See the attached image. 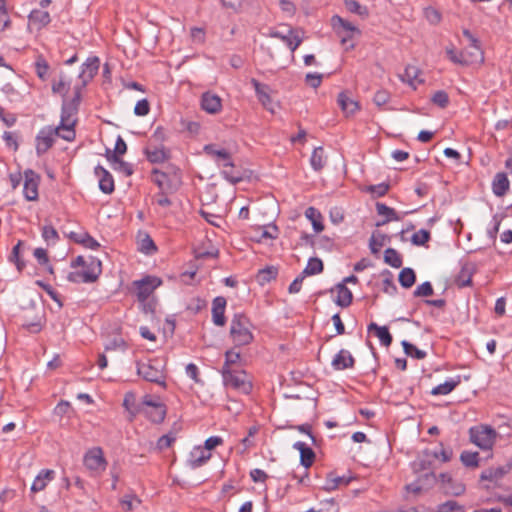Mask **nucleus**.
<instances>
[{
    "instance_id": "obj_24",
    "label": "nucleus",
    "mask_w": 512,
    "mask_h": 512,
    "mask_svg": "<svg viewBox=\"0 0 512 512\" xmlns=\"http://www.w3.org/2000/svg\"><path fill=\"white\" fill-rule=\"evenodd\" d=\"M337 103L346 115H353L360 109L358 102L351 99L347 91H342L338 94Z\"/></svg>"
},
{
    "instance_id": "obj_62",
    "label": "nucleus",
    "mask_w": 512,
    "mask_h": 512,
    "mask_svg": "<svg viewBox=\"0 0 512 512\" xmlns=\"http://www.w3.org/2000/svg\"><path fill=\"white\" fill-rule=\"evenodd\" d=\"M431 238V234L426 229H420L411 237V242L416 246H424Z\"/></svg>"
},
{
    "instance_id": "obj_53",
    "label": "nucleus",
    "mask_w": 512,
    "mask_h": 512,
    "mask_svg": "<svg viewBox=\"0 0 512 512\" xmlns=\"http://www.w3.org/2000/svg\"><path fill=\"white\" fill-rule=\"evenodd\" d=\"M196 453H199V455L196 456L195 453L193 452L191 453V459L189 460L190 467L193 469L202 466L211 457V454L209 452H206L204 449L201 448H197Z\"/></svg>"
},
{
    "instance_id": "obj_8",
    "label": "nucleus",
    "mask_w": 512,
    "mask_h": 512,
    "mask_svg": "<svg viewBox=\"0 0 512 512\" xmlns=\"http://www.w3.org/2000/svg\"><path fill=\"white\" fill-rule=\"evenodd\" d=\"M162 281L156 276H145L140 280L133 281V287L139 302L146 301L154 290L161 285Z\"/></svg>"
},
{
    "instance_id": "obj_58",
    "label": "nucleus",
    "mask_w": 512,
    "mask_h": 512,
    "mask_svg": "<svg viewBox=\"0 0 512 512\" xmlns=\"http://www.w3.org/2000/svg\"><path fill=\"white\" fill-rule=\"evenodd\" d=\"M34 65L37 76L43 81L46 80L50 66L47 60L43 57V55L37 56Z\"/></svg>"
},
{
    "instance_id": "obj_5",
    "label": "nucleus",
    "mask_w": 512,
    "mask_h": 512,
    "mask_svg": "<svg viewBox=\"0 0 512 512\" xmlns=\"http://www.w3.org/2000/svg\"><path fill=\"white\" fill-rule=\"evenodd\" d=\"M137 374L144 380L156 383L162 387L166 386V376L164 374L161 361L158 359H151L147 363L140 361L136 362Z\"/></svg>"
},
{
    "instance_id": "obj_54",
    "label": "nucleus",
    "mask_w": 512,
    "mask_h": 512,
    "mask_svg": "<svg viewBox=\"0 0 512 512\" xmlns=\"http://www.w3.org/2000/svg\"><path fill=\"white\" fill-rule=\"evenodd\" d=\"M446 53L448 58L455 64L468 65L475 61L474 57H472V59H468L464 52H457L453 47L446 48Z\"/></svg>"
},
{
    "instance_id": "obj_1",
    "label": "nucleus",
    "mask_w": 512,
    "mask_h": 512,
    "mask_svg": "<svg viewBox=\"0 0 512 512\" xmlns=\"http://www.w3.org/2000/svg\"><path fill=\"white\" fill-rule=\"evenodd\" d=\"M85 87L77 84L73 88V96L69 99L66 96L62 97L61 105V118L59 128H63L65 133L62 138L67 141H72L75 138V125L77 119L73 117L77 115L82 101V90Z\"/></svg>"
},
{
    "instance_id": "obj_32",
    "label": "nucleus",
    "mask_w": 512,
    "mask_h": 512,
    "mask_svg": "<svg viewBox=\"0 0 512 512\" xmlns=\"http://www.w3.org/2000/svg\"><path fill=\"white\" fill-rule=\"evenodd\" d=\"M71 239H73L76 243L82 244L85 248H89L92 250H97L100 247V244L97 240H95L89 233H74L70 234Z\"/></svg>"
},
{
    "instance_id": "obj_42",
    "label": "nucleus",
    "mask_w": 512,
    "mask_h": 512,
    "mask_svg": "<svg viewBox=\"0 0 512 512\" xmlns=\"http://www.w3.org/2000/svg\"><path fill=\"white\" fill-rule=\"evenodd\" d=\"M324 265L321 259L312 257L308 260L306 267L303 269V276H312L323 271Z\"/></svg>"
},
{
    "instance_id": "obj_38",
    "label": "nucleus",
    "mask_w": 512,
    "mask_h": 512,
    "mask_svg": "<svg viewBox=\"0 0 512 512\" xmlns=\"http://www.w3.org/2000/svg\"><path fill=\"white\" fill-rule=\"evenodd\" d=\"M29 21L33 24H38V28H43L51 21L50 14L47 11L32 10L29 14Z\"/></svg>"
},
{
    "instance_id": "obj_7",
    "label": "nucleus",
    "mask_w": 512,
    "mask_h": 512,
    "mask_svg": "<svg viewBox=\"0 0 512 512\" xmlns=\"http://www.w3.org/2000/svg\"><path fill=\"white\" fill-rule=\"evenodd\" d=\"M496 431L490 426L471 427L469 430L470 441L482 450H489L494 445Z\"/></svg>"
},
{
    "instance_id": "obj_48",
    "label": "nucleus",
    "mask_w": 512,
    "mask_h": 512,
    "mask_svg": "<svg viewBox=\"0 0 512 512\" xmlns=\"http://www.w3.org/2000/svg\"><path fill=\"white\" fill-rule=\"evenodd\" d=\"M23 244L24 242L19 240L17 244L12 248V251L9 255V261L16 265V268L19 272H22L26 266L24 260L20 257V248Z\"/></svg>"
},
{
    "instance_id": "obj_16",
    "label": "nucleus",
    "mask_w": 512,
    "mask_h": 512,
    "mask_svg": "<svg viewBox=\"0 0 512 512\" xmlns=\"http://www.w3.org/2000/svg\"><path fill=\"white\" fill-rule=\"evenodd\" d=\"M144 154L147 160L152 164L164 163L170 158V150L166 149L164 145H153L150 143L144 148Z\"/></svg>"
},
{
    "instance_id": "obj_35",
    "label": "nucleus",
    "mask_w": 512,
    "mask_h": 512,
    "mask_svg": "<svg viewBox=\"0 0 512 512\" xmlns=\"http://www.w3.org/2000/svg\"><path fill=\"white\" fill-rule=\"evenodd\" d=\"M127 152V144L121 136L116 139L114 150L106 149L105 157L107 160H117Z\"/></svg>"
},
{
    "instance_id": "obj_64",
    "label": "nucleus",
    "mask_w": 512,
    "mask_h": 512,
    "mask_svg": "<svg viewBox=\"0 0 512 512\" xmlns=\"http://www.w3.org/2000/svg\"><path fill=\"white\" fill-rule=\"evenodd\" d=\"M437 512H465L464 507L456 501L450 500L441 504Z\"/></svg>"
},
{
    "instance_id": "obj_28",
    "label": "nucleus",
    "mask_w": 512,
    "mask_h": 512,
    "mask_svg": "<svg viewBox=\"0 0 512 512\" xmlns=\"http://www.w3.org/2000/svg\"><path fill=\"white\" fill-rule=\"evenodd\" d=\"M336 289L338 294L335 303L342 308L350 306L353 301L351 290L344 283H338Z\"/></svg>"
},
{
    "instance_id": "obj_31",
    "label": "nucleus",
    "mask_w": 512,
    "mask_h": 512,
    "mask_svg": "<svg viewBox=\"0 0 512 512\" xmlns=\"http://www.w3.org/2000/svg\"><path fill=\"white\" fill-rule=\"evenodd\" d=\"M68 281L72 283H93L97 280L96 272L74 271L67 276Z\"/></svg>"
},
{
    "instance_id": "obj_52",
    "label": "nucleus",
    "mask_w": 512,
    "mask_h": 512,
    "mask_svg": "<svg viewBox=\"0 0 512 512\" xmlns=\"http://www.w3.org/2000/svg\"><path fill=\"white\" fill-rule=\"evenodd\" d=\"M123 406L131 414L132 417L140 412V409L136 403V394L132 391H129L125 394L123 399Z\"/></svg>"
},
{
    "instance_id": "obj_51",
    "label": "nucleus",
    "mask_w": 512,
    "mask_h": 512,
    "mask_svg": "<svg viewBox=\"0 0 512 512\" xmlns=\"http://www.w3.org/2000/svg\"><path fill=\"white\" fill-rule=\"evenodd\" d=\"M278 275V270L274 266H269L264 269L259 270L257 274V280L261 285L269 283L270 281L276 279Z\"/></svg>"
},
{
    "instance_id": "obj_19",
    "label": "nucleus",
    "mask_w": 512,
    "mask_h": 512,
    "mask_svg": "<svg viewBox=\"0 0 512 512\" xmlns=\"http://www.w3.org/2000/svg\"><path fill=\"white\" fill-rule=\"evenodd\" d=\"M355 365V358L350 351L341 349L333 358L331 366L336 371L353 368Z\"/></svg>"
},
{
    "instance_id": "obj_20",
    "label": "nucleus",
    "mask_w": 512,
    "mask_h": 512,
    "mask_svg": "<svg viewBox=\"0 0 512 512\" xmlns=\"http://www.w3.org/2000/svg\"><path fill=\"white\" fill-rule=\"evenodd\" d=\"M226 299L218 296L212 302V320L216 326H224L226 323L225 317Z\"/></svg>"
},
{
    "instance_id": "obj_12",
    "label": "nucleus",
    "mask_w": 512,
    "mask_h": 512,
    "mask_svg": "<svg viewBox=\"0 0 512 512\" xmlns=\"http://www.w3.org/2000/svg\"><path fill=\"white\" fill-rule=\"evenodd\" d=\"M438 459L437 451L432 449H424L416 460L412 463V468L415 473H422L427 471H434V462Z\"/></svg>"
},
{
    "instance_id": "obj_3",
    "label": "nucleus",
    "mask_w": 512,
    "mask_h": 512,
    "mask_svg": "<svg viewBox=\"0 0 512 512\" xmlns=\"http://www.w3.org/2000/svg\"><path fill=\"white\" fill-rule=\"evenodd\" d=\"M252 326L246 315L239 313L233 316L229 333L235 347L246 346L253 341Z\"/></svg>"
},
{
    "instance_id": "obj_2",
    "label": "nucleus",
    "mask_w": 512,
    "mask_h": 512,
    "mask_svg": "<svg viewBox=\"0 0 512 512\" xmlns=\"http://www.w3.org/2000/svg\"><path fill=\"white\" fill-rule=\"evenodd\" d=\"M151 180L157 185L163 195L175 193L181 186V171L178 167L168 164L165 170L153 168L151 171Z\"/></svg>"
},
{
    "instance_id": "obj_23",
    "label": "nucleus",
    "mask_w": 512,
    "mask_h": 512,
    "mask_svg": "<svg viewBox=\"0 0 512 512\" xmlns=\"http://www.w3.org/2000/svg\"><path fill=\"white\" fill-rule=\"evenodd\" d=\"M269 36L283 41L292 52H294L302 43V39L298 35H294V31L292 29H289L288 35H285L280 31H271Z\"/></svg>"
},
{
    "instance_id": "obj_36",
    "label": "nucleus",
    "mask_w": 512,
    "mask_h": 512,
    "mask_svg": "<svg viewBox=\"0 0 512 512\" xmlns=\"http://www.w3.org/2000/svg\"><path fill=\"white\" fill-rule=\"evenodd\" d=\"M310 164L315 171H321L326 165V156L323 147H316L311 155Z\"/></svg>"
},
{
    "instance_id": "obj_61",
    "label": "nucleus",
    "mask_w": 512,
    "mask_h": 512,
    "mask_svg": "<svg viewBox=\"0 0 512 512\" xmlns=\"http://www.w3.org/2000/svg\"><path fill=\"white\" fill-rule=\"evenodd\" d=\"M42 238L47 244H55L59 240V234L52 225H44L42 227Z\"/></svg>"
},
{
    "instance_id": "obj_56",
    "label": "nucleus",
    "mask_w": 512,
    "mask_h": 512,
    "mask_svg": "<svg viewBox=\"0 0 512 512\" xmlns=\"http://www.w3.org/2000/svg\"><path fill=\"white\" fill-rule=\"evenodd\" d=\"M460 460L464 466L476 468L479 466V453L465 450L461 453Z\"/></svg>"
},
{
    "instance_id": "obj_39",
    "label": "nucleus",
    "mask_w": 512,
    "mask_h": 512,
    "mask_svg": "<svg viewBox=\"0 0 512 512\" xmlns=\"http://www.w3.org/2000/svg\"><path fill=\"white\" fill-rule=\"evenodd\" d=\"M221 175L224 179H226L227 181H229L232 184L239 183L244 178L243 172L241 171V169L237 168L234 163H233V168L232 167L223 168V170L221 171Z\"/></svg>"
},
{
    "instance_id": "obj_34",
    "label": "nucleus",
    "mask_w": 512,
    "mask_h": 512,
    "mask_svg": "<svg viewBox=\"0 0 512 512\" xmlns=\"http://www.w3.org/2000/svg\"><path fill=\"white\" fill-rule=\"evenodd\" d=\"M460 382L461 381L459 376H457L456 379L451 378L449 380H446L444 383L435 386L431 390V394L435 396L447 395L451 393L460 384Z\"/></svg>"
},
{
    "instance_id": "obj_44",
    "label": "nucleus",
    "mask_w": 512,
    "mask_h": 512,
    "mask_svg": "<svg viewBox=\"0 0 512 512\" xmlns=\"http://www.w3.org/2000/svg\"><path fill=\"white\" fill-rule=\"evenodd\" d=\"M463 35L470 41L471 47L475 50V52L471 53V57H474V60H479L482 62L484 60V56L480 47L479 40L474 37V35L468 29L463 30Z\"/></svg>"
},
{
    "instance_id": "obj_40",
    "label": "nucleus",
    "mask_w": 512,
    "mask_h": 512,
    "mask_svg": "<svg viewBox=\"0 0 512 512\" xmlns=\"http://www.w3.org/2000/svg\"><path fill=\"white\" fill-rule=\"evenodd\" d=\"M350 479H346L344 476H335L333 473H329L323 489L325 491H333L337 489L340 485H348Z\"/></svg>"
},
{
    "instance_id": "obj_46",
    "label": "nucleus",
    "mask_w": 512,
    "mask_h": 512,
    "mask_svg": "<svg viewBox=\"0 0 512 512\" xmlns=\"http://www.w3.org/2000/svg\"><path fill=\"white\" fill-rule=\"evenodd\" d=\"M305 216L311 220L315 232H321L324 229V225L321 221V214L316 208H307L305 211Z\"/></svg>"
},
{
    "instance_id": "obj_27",
    "label": "nucleus",
    "mask_w": 512,
    "mask_h": 512,
    "mask_svg": "<svg viewBox=\"0 0 512 512\" xmlns=\"http://www.w3.org/2000/svg\"><path fill=\"white\" fill-rule=\"evenodd\" d=\"M509 180L507 175L503 172L497 173L492 182V191L498 196H504L509 190Z\"/></svg>"
},
{
    "instance_id": "obj_9",
    "label": "nucleus",
    "mask_w": 512,
    "mask_h": 512,
    "mask_svg": "<svg viewBox=\"0 0 512 512\" xmlns=\"http://www.w3.org/2000/svg\"><path fill=\"white\" fill-rule=\"evenodd\" d=\"M63 128H59V125L56 128L45 127L39 131L36 136V153L38 156L46 153L54 144V136H60L62 138L63 134H60V131Z\"/></svg>"
},
{
    "instance_id": "obj_13",
    "label": "nucleus",
    "mask_w": 512,
    "mask_h": 512,
    "mask_svg": "<svg viewBox=\"0 0 512 512\" xmlns=\"http://www.w3.org/2000/svg\"><path fill=\"white\" fill-rule=\"evenodd\" d=\"M439 487L445 494L452 496H460L466 490L465 485L454 479L449 473L439 475Z\"/></svg>"
},
{
    "instance_id": "obj_33",
    "label": "nucleus",
    "mask_w": 512,
    "mask_h": 512,
    "mask_svg": "<svg viewBox=\"0 0 512 512\" xmlns=\"http://www.w3.org/2000/svg\"><path fill=\"white\" fill-rule=\"evenodd\" d=\"M509 472L506 465L499 466L497 468H488L482 471L480 475L481 481H497L501 479L505 474Z\"/></svg>"
},
{
    "instance_id": "obj_14",
    "label": "nucleus",
    "mask_w": 512,
    "mask_h": 512,
    "mask_svg": "<svg viewBox=\"0 0 512 512\" xmlns=\"http://www.w3.org/2000/svg\"><path fill=\"white\" fill-rule=\"evenodd\" d=\"M203 151L206 155L213 158L219 167L233 168L232 155L228 150L224 148L219 149L215 144H207L204 146Z\"/></svg>"
},
{
    "instance_id": "obj_59",
    "label": "nucleus",
    "mask_w": 512,
    "mask_h": 512,
    "mask_svg": "<svg viewBox=\"0 0 512 512\" xmlns=\"http://www.w3.org/2000/svg\"><path fill=\"white\" fill-rule=\"evenodd\" d=\"M382 275L385 276L383 279V292L389 295H395L397 293V286L393 281V274L389 270H384Z\"/></svg>"
},
{
    "instance_id": "obj_47",
    "label": "nucleus",
    "mask_w": 512,
    "mask_h": 512,
    "mask_svg": "<svg viewBox=\"0 0 512 512\" xmlns=\"http://www.w3.org/2000/svg\"><path fill=\"white\" fill-rule=\"evenodd\" d=\"M385 240H390V237L379 231L374 232L371 236L369 247L372 254H377L380 248L385 244Z\"/></svg>"
},
{
    "instance_id": "obj_41",
    "label": "nucleus",
    "mask_w": 512,
    "mask_h": 512,
    "mask_svg": "<svg viewBox=\"0 0 512 512\" xmlns=\"http://www.w3.org/2000/svg\"><path fill=\"white\" fill-rule=\"evenodd\" d=\"M455 283L459 288L470 286L472 283V270L468 265L462 266L461 270L455 277Z\"/></svg>"
},
{
    "instance_id": "obj_49",
    "label": "nucleus",
    "mask_w": 512,
    "mask_h": 512,
    "mask_svg": "<svg viewBox=\"0 0 512 512\" xmlns=\"http://www.w3.org/2000/svg\"><path fill=\"white\" fill-rule=\"evenodd\" d=\"M167 414V408L166 405H158L154 409L146 412V416L150 421L156 424H160L164 421Z\"/></svg>"
},
{
    "instance_id": "obj_60",
    "label": "nucleus",
    "mask_w": 512,
    "mask_h": 512,
    "mask_svg": "<svg viewBox=\"0 0 512 512\" xmlns=\"http://www.w3.org/2000/svg\"><path fill=\"white\" fill-rule=\"evenodd\" d=\"M346 9L354 14L360 16H368V9L365 6L360 5L356 0H343Z\"/></svg>"
},
{
    "instance_id": "obj_45",
    "label": "nucleus",
    "mask_w": 512,
    "mask_h": 512,
    "mask_svg": "<svg viewBox=\"0 0 512 512\" xmlns=\"http://www.w3.org/2000/svg\"><path fill=\"white\" fill-rule=\"evenodd\" d=\"M384 262L393 268H400L403 264L402 256L394 248H387L385 250Z\"/></svg>"
},
{
    "instance_id": "obj_22",
    "label": "nucleus",
    "mask_w": 512,
    "mask_h": 512,
    "mask_svg": "<svg viewBox=\"0 0 512 512\" xmlns=\"http://www.w3.org/2000/svg\"><path fill=\"white\" fill-rule=\"evenodd\" d=\"M293 448L300 452V464L306 469L310 468L315 461V452L301 441L295 442Z\"/></svg>"
},
{
    "instance_id": "obj_11",
    "label": "nucleus",
    "mask_w": 512,
    "mask_h": 512,
    "mask_svg": "<svg viewBox=\"0 0 512 512\" xmlns=\"http://www.w3.org/2000/svg\"><path fill=\"white\" fill-rule=\"evenodd\" d=\"M40 176L32 169L24 171L23 194L27 201H36L38 199V187Z\"/></svg>"
},
{
    "instance_id": "obj_4",
    "label": "nucleus",
    "mask_w": 512,
    "mask_h": 512,
    "mask_svg": "<svg viewBox=\"0 0 512 512\" xmlns=\"http://www.w3.org/2000/svg\"><path fill=\"white\" fill-rule=\"evenodd\" d=\"M331 25L340 38L341 44L345 46V49H354L355 43L353 42V38L355 35H361V31L351 22L343 19L339 15L332 16Z\"/></svg>"
},
{
    "instance_id": "obj_10",
    "label": "nucleus",
    "mask_w": 512,
    "mask_h": 512,
    "mask_svg": "<svg viewBox=\"0 0 512 512\" xmlns=\"http://www.w3.org/2000/svg\"><path fill=\"white\" fill-rule=\"evenodd\" d=\"M83 462L87 469L94 472H102L107 466L103 450L100 447L88 450L84 455Z\"/></svg>"
},
{
    "instance_id": "obj_55",
    "label": "nucleus",
    "mask_w": 512,
    "mask_h": 512,
    "mask_svg": "<svg viewBox=\"0 0 512 512\" xmlns=\"http://www.w3.org/2000/svg\"><path fill=\"white\" fill-rule=\"evenodd\" d=\"M401 345L403 347L404 353L407 356L413 357L418 360L424 359L427 356V353L425 351L418 349L415 345L408 342L407 340H403L401 342Z\"/></svg>"
},
{
    "instance_id": "obj_50",
    "label": "nucleus",
    "mask_w": 512,
    "mask_h": 512,
    "mask_svg": "<svg viewBox=\"0 0 512 512\" xmlns=\"http://www.w3.org/2000/svg\"><path fill=\"white\" fill-rule=\"evenodd\" d=\"M111 163L112 168L119 172L123 173L125 176L129 177L134 173L133 165L129 162H126L122 160L121 158H118L117 160H107Z\"/></svg>"
},
{
    "instance_id": "obj_6",
    "label": "nucleus",
    "mask_w": 512,
    "mask_h": 512,
    "mask_svg": "<svg viewBox=\"0 0 512 512\" xmlns=\"http://www.w3.org/2000/svg\"><path fill=\"white\" fill-rule=\"evenodd\" d=\"M223 384L225 387L232 388L244 394H249L252 390V384L248 380L244 370H224L221 371Z\"/></svg>"
},
{
    "instance_id": "obj_43",
    "label": "nucleus",
    "mask_w": 512,
    "mask_h": 512,
    "mask_svg": "<svg viewBox=\"0 0 512 512\" xmlns=\"http://www.w3.org/2000/svg\"><path fill=\"white\" fill-rule=\"evenodd\" d=\"M423 490H429L434 485L439 484V478L436 477L434 471L422 472L417 478Z\"/></svg>"
},
{
    "instance_id": "obj_29",
    "label": "nucleus",
    "mask_w": 512,
    "mask_h": 512,
    "mask_svg": "<svg viewBox=\"0 0 512 512\" xmlns=\"http://www.w3.org/2000/svg\"><path fill=\"white\" fill-rule=\"evenodd\" d=\"M376 211L379 215H383L386 217L383 221L377 222V224H376L377 227L385 225L391 221H399L400 220V216L397 214V212L393 208L388 207L384 203L377 202L376 203Z\"/></svg>"
},
{
    "instance_id": "obj_18",
    "label": "nucleus",
    "mask_w": 512,
    "mask_h": 512,
    "mask_svg": "<svg viewBox=\"0 0 512 512\" xmlns=\"http://www.w3.org/2000/svg\"><path fill=\"white\" fill-rule=\"evenodd\" d=\"M94 173L99 178V189L104 194H112L115 190L112 174L101 165L94 168Z\"/></svg>"
},
{
    "instance_id": "obj_21",
    "label": "nucleus",
    "mask_w": 512,
    "mask_h": 512,
    "mask_svg": "<svg viewBox=\"0 0 512 512\" xmlns=\"http://www.w3.org/2000/svg\"><path fill=\"white\" fill-rule=\"evenodd\" d=\"M201 107L209 114H216L221 111V98L213 93L205 92L201 97Z\"/></svg>"
},
{
    "instance_id": "obj_25",
    "label": "nucleus",
    "mask_w": 512,
    "mask_h": 512,
    "mask_svg": "<svg viewBox=\"0 0 512 512\" xmlns=\"http://www.w3.org/2000/svg\"><path fill=\"white\" fill-rule=\"evenodd\" d=\"M367 330L369 333L374 332L375 336L379 339L380 343L385 346L389 347L392 344L393 337L391 333L389 332V329L387 326H379L374 322H371Z\"/></svg>"
},
{
    "instance_id": "obj_15",
    "label": "nucleus",
    "mask_w": 512,
    "mask_h": 512,
    "mask_svg": "<svg viewBox=\"0 0 512 512\" xmlns=\"http://www.w3.org/2000/svg\"><path fill=\"white\" fill-rule=\"evenodd\" d=\"M100 67V59L97 56L88 57L82 64L79 80L82 87H86L88 83L97 75Z\"/></svg>"
},
{
    "instance_id": "obj_63",
    "label": "nucleus",
    "mask_w": 512,
    "mask_h": 512,
    "mask_svg": "<svg viewBox=\"0 0 512 512\" xmlns=\"http://www.w3.org/2000/svg\"><path fill=\"white\" fill-rule=\"evenodd\" d=\"M431 102L440 108H446L449 104L448 93L444 90L436 91L431 97Z\"/></svg>"
},
{
    "instance_id": "obj_57",
    "label": "nucleus",
    "mask_w": 512,
    "mask_h": 512,
    "mask_svg": "<svg viewBox=\"0 0 512 512\" xmlns=\"http://www.w3.org/2000/svg\"><path fill=\"white\" fill-rule=\"evenodd\" d=\"M139 251L147 255H151L157 251V246L149 234L144 233L143 238L140 239Z\"/></svg>"
},
{
    "instance_id": "obj_17",
    "label": "nucleus",
    "mask_w": 512,
    "mask_h": 512,
    "mask_svg": "<svg viewBox=\"0 0 512 512\" xmlns=\"http://www.w3.org/2000/svg\"><path fill=\"white\" fill-rule=\"evenodd\" d=\"M251 84L253 85L257 98L261 102L263 107L269 112L274 113L275 104L269 95L270 87L266 84L260 83L258 80L254 78L251 79Z\"/></svg>"
},
{
    "instance_id": "obj_30",
    "label": "nucleus",
    "mask_w": 512,
    "mask_h": 512,
    "mask_svg": "<svg viewBox=\"0 0 512 512\" xmlns=\"http://www.w3.org/2000/svg\"><path fill=\"white\" fill-rule=\"evenodd\" d=\"M71 85V79L63 72L59 75V80H53L52 92L54 94H60L62 97L67 95V92Z\"/></svg>"
},
{
    "instance_id": "obj_37",
    "label": "nucleus",
    "mask_w": 512,
    "mask_h": 512,
    "mask_svg": "<svg viewBox=\"0 0 512 512\" xmlns=\"http://www.w3.org/2000/svg\"><path fill=\"white\" fill-rule=\"evenodd\" d=\"M398 281L403 288H411L416 282L415 271L409 267L403 268L399 273Z\"/></svg>"
},
{
    "instance_id": "obj_26",
    "label": "nucleus",
    "mask_w": 512,
    "mask_h": 512,
    "mask_svg": "<svg viewBox=\"0 0 512 512\" xmlns=\"http://www.w3.org/2000/svg\"><path fill=\"white\" fill-rule=\"evenodd\" d=\"M55 472L54 470L50 469H43L39 472L37 477L32 483L31 491L32 492H39L46 488L48 482L54 479Z\"/></svg>"
}]
</instances>
